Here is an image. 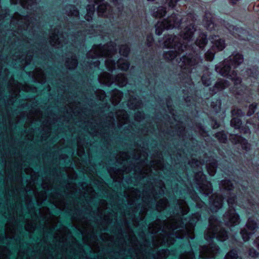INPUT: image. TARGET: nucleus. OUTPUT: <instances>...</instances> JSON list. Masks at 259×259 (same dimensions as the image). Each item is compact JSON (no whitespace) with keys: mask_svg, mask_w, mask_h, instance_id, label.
Returning a JSON list of instances; mask_svg holds the SVG:
<instances>
[{"mask_svg":"<svg viewBox=\"0 0 259 259\" xmlns=\"http://www.w3.org/2000/svg\"><path fill=\"white\" fill-rule=\"evenodd\" d=\"M187 234H185V236L187 237L190 238L191 239H193L194 238V235L193 234V231L191 232V230H190L189 231V232H188V233H187Z\"/></svg>","mask_w":259,"mask_h":259,"instance_id":"obj_43","label":"nucleus"},{"mask_svg":"<svg viewBox=\"0 0 259 259\" xmlns=\"http://www.w3.org/2000/svg\"><path fill=\"white\" fill-rule=\"evenodd\" d=\"M222 198L221 196L214 195L210 199L212 203L210 206V209L213 211H217L218 209L222 206Z\"/></svg>","mask_w":259,"mask_h":259,"instance_id":"obj_13","label":"nucleus"},{"mask_svg":"<svg viewBox=\"0 0 259 259\" xmlns=\"http://www.w3.org/2000/svg\"><path fill=\"white\" fill-rule=\"evenodd\" d=\"M118 119L119 121H121V123L125 122L127 119L126 113L124 111H122L120 112V114H117Z\"/></svg>","mask_w":259,"mask_h":259,"instance_id":"obj_35","label":"nucleus"},{"mask_svg":"<svg viewBox=\"0 0 259 259\" xmlns=\"http://www.w3.org/2000/svg\"><path fill=\"white\" fill-rule=\"evenodd\" d=\"M258 252L253 248L249 250V255L252 257H256L258 255Z\"/></svg>","mask_w":259,"mask_h":259,"instance_id":"obj_41","label":"nucleus"},{"mask_svg":"<svg viewBox=\"0 0 259 259\" xmlns=\"http://www.w3.org/2000/svg\"><path fill=\"white\" fill-rule=\"evenodd\" d=\"M236 111H235V110H233V111H232V114H233V115H234V114H236Z\"/></svg>","mask_w":259,"mask_h":259,"instance_id":"obj_53","label":"nucleus"},{"mask_svg":"<svg viewBox=\"0 0 259 259\" xmlns=\"http://www.w3.org/2000/svg\"><path fill=\"white\" fill-rule=\"evenodd\" d=\"M202 62V60L197 56H185L181 59L179 62V66L183 69H187L189 72L190 70L194 68L195 66Z\"/></svg>","mask_w":259,"mask_h":259,"instance_id":"obj_8","label":"nucleus"},{"mask_svg":"<svg viewBox=\"0 0 259 259\" xmlns=\"http://www.w3.org/2000/svg\"><path fill=\"white\" fill-rule=\"evenodd\" d=\"M216 167L217 164L215 162H213L207 166V171L209 175L212 176L214 175L215 172Z\"/></svg>","mask_w":259,"mask_h":259,"instance_id":"obj_28","label":"nucleus"},{"mask_svg":"<svg viewBox=\"0 0 259 259\" xmlns=\"http://www.w3.org/2000/svg\"><path fill=\"white\" fill-rule=\"evenodd\" d=\"M130 51V49L127 45H123L120 48L119 53L121 55L126 56Z\"/></svg>","mask_w":259,"mask_h":259,"instance_id":"obj_32","label":"nucleus"},{"mask_svg":"<svg viewBox=\"0 0 259 259\" xmlns=\"http://www.w3.org/2000/svg\"><path fill=\"white\" fill-rule=\"evenodd\" d=\"M140 105L141 103L136 98L134 100H131L128 104V106L130 108L132 109H136L140 107Z\"/></svg>","mask_w":259,"mask_h":259,"instance_id":"obj_27","label":"nucleus"},{"mask_svg":"<svg viewBox=\"0 0 259 259\" xmlns=\"http://www.w3.org/2000/svg\"><path fill=\"white\" fill-rule=\"evenodd\" d=\"M178 38L175 36L168 35L165 37L163 41V46L166 48H173L178 49L179 50L182 46L181 44L177 43Z\"/></svg>","mask_w":259,"mask_h":259,"instance_id":"obj_12","label":"nucleus"},{"mask_svg":"<svg viewBox=\"0 0 259 259\" xmlns=\"http://www.w3.org/2000/svg\"><path fill=\"white\" fill-rule=\"evenodd\" d=\"M70 11L69 12L68 15L70 16H74L76 17H77L78 15V12L77 11L76 8L74 6H70Z\"/></svg>","mask_w":259,"mask_h":259,"instance_id":"obj_37","label":"nucleus"},{"mask_svg":"<svg viewBox=\"0 0 259 259\" xmlns=\"http://www.w3.org/2000/svg\"><path fill=\"white\" fill-rule=\"evenodd\" d=\"M205 26L208 29H211L213 27V24L212 23V22H209L208 24H205Z\"/></svg>","mask_w":259,"mask_h":259,"instance_id":"obj_47","label":"nucleus"},{"mask_svg":"<svg viewBox=\"0 0 259 259\" xmlns=\"http://www.w3.org/2000/svg\"><path fill=\"white\" fill-rule=\"evenodd\" d=\"M179 227H178V225H176V224H174L172 225V226H170V229L171 230H172L173 231H174L175 230L178 229Z\"/></svg>","mask_w":259,"mask_h":259,"instance_id":"obj_49","label":"nucleus"},{"mask_svg":"<svg viewBox=\"0 0 259 259\" xmlns=\"http://www.w3.org/2000/svg\"><path fill=\"white\" fill-rule=\"evenodd\" d=\"M184 207L185 208H184V210H183V214H186V213L188 212V209L187 207H186V206H185V205H184Z\"/></svg>","mask_w":259,"mask_h":259,"instance_id":"obj_50","label":"nucleus"},{"mask_svg":"<svg viewBox=\"0 0 259 259\" xmlns=\"http://www.w3.org/2000/svg\"><path fill=\"white\" fill-rule=\"evenodd\" d=\"M99 80L102 83L105 84L107 85H111L112 83L114 82L113 78H112L111 76L107 73H104L102 75H101L99 77Z\"/></svg>","mask_w":259,"mask_h":259,"instance_id":"obj_16","label":"nucleus"},{"mask_svg":"<svg viewBox=\"0 0 259 259\" xmlns=\"http://www.w3.org/2000/svg\"><path fill=\"white\" fill-rule=\"evenodd\" d=\"M163 55L166 59L173 60L177 56V53L176 51H169L165 52Z\"/></svg>","mask_w":259,"mask_h":259,"instance_id":"obj_26","label":"nucleus"},{"mask_svg":"<svg viewBox=\"0 0 259 259\" xmlns=\"http://www.w3.org/2000/svg\"><path fill=\"white\" fill-rule=\"evenodd\" d=\"M121 0H112V2L116 5V4H118Z\"/></svg>","mask_w":259,"mask_h":259,"instance_id":"obj_51","label":"nucleus"},{"mask_svg":"<svg viewBox=\"0 0 259 259\" xmlns=\"http://www.w3.org/2000/svg\"><path fill=\"white\" fill-rule=\"evenodd\" d=\"M105 65L107 68H108L109 70L116 68L115 63L112 61V60L109 58L105 61Z\"/></svg>","mask_w":259,"mask_h":259,"instance_id":"obj_29","label":"nucleus"},{"mask_svg":"<svg viewBox=\"0 0 259 259\" xmlns=\"http://www.w3.org/2000/svg\"><path fill=\"white\" fill-rule=\"evenodd\" d=\"M11 1L13 4H15L17 3V0H11Z\"/></svg>","mask_w":259,"mask_h":259,"instance_id":"obj_52","label":"nucleus"},{"mask_svg":"<svg viewBox=\"0 0 259 259\" xmlns=\"http://www.w3.org/2000/svg\"><path fill=\"white\" fill-rule=\"evenodd\" d=\"M196 180L199 185L201 184L200 187L202 192L206 195H208L212 191V186L210 183L205 180V176L201 172H198L196 176Z\"/></svg>","mask_w":259,"mask_h":259,"instance_id":"obj_10","label":"nucleus"},{"mask_svg":"<svg viewBox=\"0 0 259 259\" xmlns=\"http://www.w3.org/2000/svg\"><path fill=\"white\" fill-rule=\"evenodd\" d=\"M220 187L224 190L230 191L233 187L232 183L228 180H224L221 182Z\"/></svg>","mask_w":259,"mask_h":259,"instance_id":"obj_25","label":"nucleus"},{"mask_svg":"<svg viewBox=\"0 0 259 259\" xmlns=\"http://www.w3.org/2000/svg\"><path fill=\"white\" fill-rule=\"evenodd\" d=\"M210 41L212 44V48L205 54L206 59L208 61H212L215 52L222 51L225 48L224 41L220 39L218 36L211 37Z\"/></svg>","mask_w":259,"mask_h":259,"instance_id":"obj_7","label":"nucleus"},{"mask_svg":"<svg viewBox=\"0 0 259 259\" xmlns=\"http://www.w3.org/2000/svg\"><path fill=\"white\" fill-rule=\"evenodd\" d=\"M153 41V37L151 36H149L147 37V41H148V45L149 46L151 45V42Z\"/></svg>","mask_w":259,"mask_h":259,"instance_id":"obj_48","label":"nucleus"},{"mask_svg":"<svg viewBox=\"0 0 259 259\" xmlns=\"http://www.w3.org/2000/svg\"><path fill=\"white\" fill-rule=\"evenodd\" d=\"M61 37L58 34H52L50 36V41L52 45L57 46L61 44Z\"/></svg>","mask_w":259,"mask_h":259,"instance_id":"obj_22","label":"nucleus"},{"mask_svg":"<svg viewBox=\"0 0 259 259\" xmlns=\"http://www.w3.org/2000/svg\"><path fill=\"white\" fill-rule=\"evenodd\" d=\"M177 2V0H169L168 1V5L170 7H173Z\"/></svg>","mask_w":259,"mask_h":259,"instance_id":"obj_44","label":"nucleus"},{"mask_svg":"<svg viewBox=\"0 0 259 259\" xmlns=\"http://www.w3.org/2000/svg\"><path fill=\"white\" fill-rule=\"evenodd\" d=\"M161 203H162V204H163V205H162V206L161 209H164V208L166 206V205H167V202H166V200H161L160 201H159V202H158V205H159Z\"/></svg>","mask_w":259,"mask_h":259,"instance_id":"obj_46","label":"nucleus"},{"mask_svg":"<svg viewBox=\"0 0 259 259\" xmlns=\"http://www.w3.org/2000/svg\"><path fill=\"white\" fill-rule=\"evenodd\" d=\"M200 218V215L198 213H196L193 215V217L192 219L190 221L189 224L190 225V227L189 226L186 227V231L187 232V233H188V232H189L190 230H191V232L193 231V228H194V224H195V223L199 220Z\"/></svg>","mask_w":259,"mask_h":259,"instance_id":"obj_19","label":"nucleus"},{"mask_svg":"<svg viewBox=\"0 0 259 259\" xmlns=\"http://www.w3.org/2000/svg\"><path fill=\"white\" fill-rule=\"evenodd\" d=\"M202 81L203 84L207 87L209 86L210 84V80L209 77H205V76H203L202 77Z\"/></svg>","mask_w":259,"mask_h":259,"instance_id":"obj_40","label":"nucleus"},{"mask_svg":"<svg viewBox=\"0 0 259 259\" xmlns=\"http://www.w3.org/2000/svg\"><path fill=\"white\" fill-rule=\"evenodd\" d=\"M229 195L230 197L228 199L227 201L230 209L224 215V221L227 225L233 226L239 223V218L233 209V205L235 204V197L234 195H232L230 192Z\"/></svg>","mask_w":259,"mask_h":259,"instance_id":"obj_4","label":"nucleus"},{"mask_svg":"<svg viewBox=\"0 0 259 259\" xmlns=\"http://www.w3.org/2000/svg\"><path fill=\"white\" fill-rule=\"evenodd\" d=\"M238 257L237 253L235 250H231L228 252L225 256V259H237Z\"/></svg>","mask_w":259,"mask_h":259,"instance_id":"obj_34","label":"nucleus"},{"mask_svg":"<svg viewBox=\"0 0 259 259\" xmlns=\"http://www.w3.org/2000/svg\"><path fill=\"white\" fill-rule=\"evenodd\" d=\"M218 247L215 244H212L209 246L203 247L201 251V256L203 258H211L219 253Z\"/></svg>","mask_w":259,"mask_h":259,"instance_id":"obj_11","label":"nucleus"},{"mask_svg":"<svg viewBox=\"0 0 259 259\" xmlns=\"http://www.w3.org/2000/svg\"><path fill=\"white\" fill-rule=\"evenodd\" d=\"M194 254L193 252L190 251L186 255H183L181 257V259H193Z\"/></svg>","mask_w":259,"mask_h":259,"instance_id":"obj_39","label":"nucleus"},{"mask_svg":"<svg viewBox=\"0 0 259 259\" xmlns=\"http://www.w3.org/2000/svg\"><path fill=\"white\" fill-rule=\"evenodd\" d=\"M243 61V58L241 54H233L229 57V59L225 60L223 63L217 66L215 70L222 76H227L234 81V83L237 85L241 82V79L237 77L236 73L234 71H231V68H236Z\"/></svg>","mask_w":259,"mask_h":259,"instance_id":"obj_1","label":"nucleus"},{"mask_svg":"<svg viewBox=\"0 0 259 259\" xmlns=\"http://www.w3.org/2000/svg\"><path fill=\"white\" fill-rule=\"evenodd\" d=\"M241 124V121L238 118H233L231 121V125L235 128H239Z\"/></svg>","mask_w":259,"mask_h":259,"instance_id":"obj_30","label":"nucleus"},{"mask_svg":"<svg viewBox=\"0 0 259 259\" xmlns=\"http://www.w3.org/2000/svg\"><path fill=\"white\" fill-rule=\"evenodd\" d=\"M256 107V105L255 104L250 105L249 107V111L247 112V115L250 116L252 115L254 112Z\"/></svg>","mask_w":259,"mask_h":259,"instance_id":"obj_38","label":"nucleus"},{"mask_svg":"<svg viewBox=\"0 0 259 259\" xmlns=\"http://www.w3.org/2000/svg\"><path fill=\"white\" fill-rule=\"evenodd\" d=\"M257 230V227L256 222L253 219L249 218L245 227L240 232L243 240L244 241H248L250 236L254 234Z\"/></svg>","mask_w":259,"mask_h":259,"instance_id":"obj_9","label":"nucleus"},{"mask_svg":"<svg viewBox=\"0 0 259 259\" xmlns=\"http://www.w3.org/2000/svg\"><path fill=\"white\" fill-rule=\"evenodd\" d=\"M90 4L88 5L87 8V14L84 16L85 19L89 21L92 19V17L95 12V6L92 3L99 5L98 8V12L99 15L108 17L110 14V8L106 4L101 3L102 0H88Z\"/></svg>","mask_w":259,"mask_h":259,"instance_id":"obj_3","label":"nucleus"},{"mask_svg":"<svg viewBox=\"0 0 259 259\" xmlns=\"http://www.w3.org/2000/svg\"><path fill=\"white\" fill-rule=\"evenodd\" d=\"M172 243H173L172 242H167V244H168V245L172 244Z\"/></svg>","mask_w":259,"mask_h":259,"instance_id":"obj_54","label":"nucleus"},{"mask_svg":"<svg viewBox=\"0 0 259 259\" xmlns=\"http://www.w3.org/2000/svg\"><path fill=\"white\" fill-rule=\"evenodd\" d=\"M240 112H241V111H240V110H237V113H238V114H240Z\"/></svg>","mask_w":259,"mask_h":259,"instance_id":"obj_55","label":"nucleus"},{"mask_svg":"<svg viewBox=\"0 0 259 259\" xmlns=\"http://www.w3.org/2000/svg\"><path fill=\"white\" fill-rule=\"evenodd\" d=\"M254 245L259 249V237H257L253 242Z\"/></svg>","mask_w":259,"mask_h":259,"instance_id":"obj_45","label":"nucleus"},{"mask_svg":"<svg viewBox=\"0 0 259 259\" xmlns=\"http://www.w3.org/2000/svg\"><path fill=\"white\" fill-rule=\"evenodd\" d=\"M176 237H177V238H180V237H181L180 236H177Z\"/></svg>","mask_w":259,"mask_h":259,"instance_id":"obj_56","label":"nucleus"},{"mask_svg":"<svg viewBox=\"0 0 259 259\" xmlns=\"http://www.w3.org/2000/svg\"><path fill=\"white\" fill-rule=\"evenodd\" d=\"M206 42V35L204 33L201 34L196 41V45L201 48L204 47Z\"/></svg>","mask_w":259,"mask_h":259,"instance_id":"obj_21","label":"nucleus"},{"mask_svg":"<svg viewBox=\"0 0 259 259\" xmlns=\"http://www.w3.org/2000/svg\"><path fill=\"white\" fill-rule=\"evenodd\" d=\"M122 93L118 91H115L112 97V101L114 104H118L121 100Z\"/></svg>","mask_w":259,"mask_h":259,"instance_id":"obj_24","label":"nucleus"},{"mask_svg":"<svg viewBox=\"0 0 259 259\" xmlns=\"http://www.w3.org/2000/svg\"><path fill=\"white\" fill-rule=\"evenodd\" d=\"M179 19L177 17L176 14L172 15L166 20L163 22H158L155 26V32L156 34H161L162 31L164 29H171L179 26Z\"/></svg>","mask_w":259,"mask_h":259,"instance_id":"obj_6","label":"nucleus"},{"mask_svg":"<svg viewBox=\"0 0 259 259\" xmlns=\"http://www.w3.org/2000/svg\"><path fill=\"white\" fill-rule=\"evenodd\" d=\"M165 13L166 11L162 7L153 8L152 9V15L155 17L160 18L164 16Z\"/></svg>","mask_w":259,"mask_h":259,"instance_id":"obj_17","label":"nucleus"},{"mask_svg":"<svg viewBox=\"0 0 259 259\" xmlns=\"http://www.w3.org/2000/svg\"><path fill=\"white\" fill-rule=\"evenodd\" d=\"M21 3L24 8L26 7L28 9V7H31L33 4L34 2L33 0H22Z\"/></svg>","mask_w":259,"mask_h":259,"instance_id":"obj_36","label":"nucleus"},{"mask_svg":"<svg viewBox=\"0 0 259 259\" xmlns=\"http://www.w3.org/2000/svg\"><path fill=\"white\" fill-rule=\"evenodd\" d=\"M215 137L222 143H225L227 140L226 135L223 132H219L215 134Z\"/></svg>","mask_w":259,"mask_h":259,"instance_id":"obj_33","label":"nucleus"},{"mask_svg":"<svg viewBox=\"0 0 259 259\" xmlns=\"http://www.w3.org/2000/svg\"><path fill=\"white\" fill-rule=\"evenodd\" d=\"M129 66V63L121 59H119L117 63V66L118 68L122 70H127Z\"/></svg>","mask_w":259,"mask_h":259,"instance_id":"obj_23","label":"nucleus"},{"mask_svg":"<svg viewBox=\"0 0 259 259\" xmlns=\"http://www.w3.org/2000/svg\"><path fill=\"white\" fill-rule=\"evenodd\" d=\"M214 103H212L211 106H212L213 110L217 112L221 109V102L220 101H217L216 102L215 106L213 105Z\"/></svg>","mask_w":259,"mask_h":259,"instance_id":"obj_42","label":"nucleus"},{"mask_svg":"<svg viewBox=\"0 0 259 259\" xmlns=\"http://www.w3.org/2000/svg\"><path fill=\"white\" fill-rule=\"evenodd\" d=\"M228 83L224 79H219L215 83L214 88L215 92L224 89L228 87Z\"/></svg>","mask_w":259,"mask_h":259,"instance_id":"obj_18","label":"nucleus"},{"mask_svg":"<svg viewBox=\"0 0 259 259\" xmlns=\"http://www.w3.org/2000/svg\"><path fill=\"white\" fill-rule=\"evenodd\" d=\"M232 139L235 144H240L242 148L245 150H247L250 147L247 140L239 136L234 135L232 136Z\"/></svg>","mask_w":259,"mask_h":259,"instance_id":"obj_14","label":"nucleus"},{"mask_svg":"<svg viewBox=\"0 0 259 259\" xmlns=\"http://www.w3.org/2000/svg\"><path fill=\"white\" fill-rule=\"evenodd\" d=\"M209 227L205 232L204 237L207 241L215 238L221 241L225 240L228 237L226 232L220 226V223L213 217H211L209 220Z\"/></svg>","mask_w":259,"mask_h":259,"instance_id":"obj_2","label":"nucleus"},{"mask_svg":"<svg viewBox=\"0 0 259 259\" xmlns=\"http://www.w3.org/2000/svg\"><path fill=\"white\" fill-rule=\"evenodd\" d=\"M195 30L194 25L191 24L184 29L182 34L183 38L185 40H190Z\"/></svg>","mask_w":259,"mask_h":259,"instance_id":"obj_15","label":"nucleus"},{"mask_svg":"<svg viewBox=\"0 0 259 259\" xmlns=\"http://www.w3.org/2000/svg\"><path fill=\"white\" fill-rule=\"evenodd\" d=\"M115 46L114 44L112 42L110 46H95L89 52V57L95 58L100 56H110L115 52Z\"/></svg>","mask_w":259,"mask_h":259,"instance_id":"obj_5","label":"nucleus"},{"mask_svg":"<svg viewBox=\"0 0 259 259\" xmlns=\"http://www.w3.org/2000/svg\"><path fill=\"white\" fill-rule=\"evenodd\" d=\"M67 66L69 69H73L75 68L77 65V61L75 57H72L70 61H67Z\"/></svg>","mask_w":259,"mask_h":259,"instance_id":"obj_31","label":"nucleus"},{"mask_svg":"<svg viewBox=\"0 0 259 259\" xmlns=\"http://www.w3.org/2000/svg\"><path fill=\"white\" fill-rule=\"evenodd\" d=\"M115 82L119 87H123L126 85L127 83V80L124 75L123 74H118L116 76L115 79Z\"/></svg>","mask_w":259,"mask_h":259,"instance_id":"obj_20","label":"nucleus"}]
</instances>
